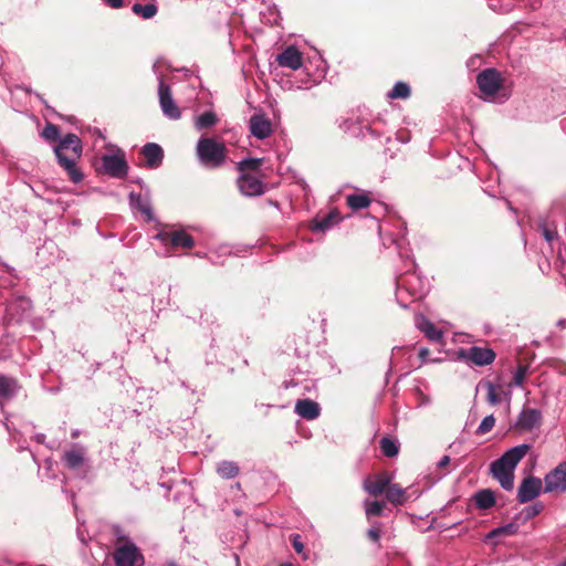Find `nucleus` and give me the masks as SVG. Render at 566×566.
<instances>
[{"label": "nucleus", "mask_w": 566, "mask_h": 566, "mask_svg": "<svg viewBox=\"0 0 566 566\" xmlns=\"http://www.w3.org/2000/svg\"><path fill=\"white\" fill-rule=\"evenodd\" d=\"M458 357L482 367L488 366L494 361L495 353L490 348L472 346L468 349L461 348L458 352Z\"/></svg>", "instance_id": "obj_12"}, {"label": "nucleus", "mask_w": 566, "mask_h": 566, "mask_svg": "<svg viewBox=\"0 0 566 566\" xmlns=\"http://www.w3.org/2000/svg\"><path fill=\"white\" fill-rule=\"evenodd\" d=\"M397 140L402 144H407L410 140V135L408 132H397L396 134Z\"/></svg>", "instance_id": "obj_48"}, {"label": "nucleus", "mask_w": 566, "mask_h": 566, "mask_svg": "<svg viewBox=\"0 0 566 566\" xmlns=\"http://www.w3.org/2000/svg\"><path fill=\"white\" fill-rule=\"evenodd\" d=\"M531 450V444L522 443L507 449L490 464V473L505 491L514 488V471L521 460Z\"/></svg>", "instance_id": "obj_3"}, {"label": "nucleus", "mask_w": 566, "mask_h": 566, "mask_svg": "<svg viewBox=\"0 0 566 566\" xmlns=\"http://www.w3.org/2000/svg\"><path fill=\"white\" fill-rule=\"evenodd\" d=\"M196 155L202 167L216 169L226 164L227 147L222 142H218L212 137L202 136L197 142Z\"/></svg>", "instance_id": "obj_5"}, {"label": "nucleus", "mask_w": 566, "mask_h": 566, "mask_svg": "<svg viewBox=\"0 0 566 566\" xmlns=\"http://www.w3.org/2000/svg\"><path fill=\"white\" fill-rule=\"evenodd\" d=\"M249 128L251 134L258 139H265L271 136L272 123L263 114H254L249 120Z\"/></svg>", "instance_id": "obj_16"}, {"label": "nucleus", "mask_w": 566, "mask_h": 566, "mask_svg": "<svg viewBox=\"0 0 566 566\" xmlns=\"http://www.w3.org/2000/svg\"><path fill=\"white\" fill-rule=\"evenodd\" d=\"M316 83V80H307L306 82L303 83V85H298L297 87L298 88H308L311 87L312 85H314Z\"/></svg>", "instance_id": "obj_52"}, {"label": "nucleus", "mask_w": 566, "mask_h": 566, "mask_svg": "<svg viewBox=\"0 0 566 566\" xmlns=\"http://www.w3.org/2000/svg\"><path fill=\"white\" fill-rule=\"evenodd\" d=\"M543 490V482L539 478L527 476L517 488V501L522 504L528 503L536 499Z\"/></svg>", "instance_id": "obj_13"}, {"label": "nucleus", "mask_w": 566, "mask_h": 566, "mask_svg": "<svg viewBox=\"0 0 566 566\" xmlns=\"http://www.w3.org/2000/svg\"><path fill=\"white\" fill-rule=\"evenodd\" d=\"M410 95V87L405 82H397L394 87L388 92V97L396 98H407Z\"/></svg>", "instance_id": "obj_36"}, {"label": "nucleus", "mask_w": 566, "mask_h": 566, "mask_svg": "<svg viewBox=\"0 0 566 566\" xmlns=\"http://www.w3.org/2000/svg\"><path fill=\"white\" fill-rule=\"evenodd\" d=\"M57 164L66 171L73 184H80L84 175L76 166V161L82 157L83 145L76 134L69 133L53 147Z\"/></svg>", "instance_id": "obj_2"}, {"label": "nucleus", "mask_w": 566, "mask_h": 566, "mask_svg": "<svg viewBox=\"0 0 566 566\" xmlns=\"http://www.w3.org/2000/svg\"><path fill=\"white\" fill-rule=\"evenodd\" d=\"M218 123V117L214 112L207 111L195 119V127L198 130H202L209 127L214 126Z\"/></svg>", "instance_id": "obj_33"}, {"label": "nucleus", "mask_w": 566, "mask_h": 566, "mask_svg": "<svg viewBox=\"0 0 566 566\" xmlns=\"http://www.w3.org/2000/svg\"><path fill=\"white\" fill-rule=\"evenodd\" d=\"M6 268H7L8 272H9L11 275H13V272H14L15 270H14L13 268L8 266V265H6Z\"/></svg>", "instance_id": "obj_59"}, {"label": "nucleus", "mask_w": 566, "mask_h": 566, "mask_svg": "<svg viewBox=\"0 0 566 566\" xmlns=\"http://www.w3.org/2000/svg\"><path fill=\"white\" fill-rule=\"evenodd\" d=\"M103 170L113 178H125L128 175V164L125 153L117 148L114 154H105L102 157Z\"/></svg>", "instance_id": "obj_6"}, {"label": "nucleus", "mask_w": 566, "mask_h": 566, "mask_svg": "<svg viewBox=\"0 0 566 566\" xmlns=\"http://www.w3.org/2000/svg\"><path fill=\"white\" fill-rule=\"evenodd\" d=\"M42 136L49 142H60L61 134L60 128L51 123H48L42 132Z\"/></svg>", "instance_id": "obj_39"}, {"label": "nucleus", "mask_w": 566, "mask_h": 566, "mask_svg": "<svg viewBox=\"0 0 566 566\" xmlns=\"http://www.w3.org/2000/svg\"><path fill=\"white\" fill-rule=\"evenodd\" d=\"M239 191L245 197H255L264 192L263 182L250 174H241L237 180Z\"/></svg>", "instance_id": "obj_15"}, {"label": "nucleus", "mask_w": 566, "mask_h": 566, "mask_svg": "<svg viewBox=\"0 0 566 566\" xmlns=\"http://www.w3.org/2000/svg\"><path fill=\"white\" fill-rule=\"evenodd\" d=\"M430 355V352L428 348L426 347H421L419 349V358L421 360V364H427V363H438V361H441L440 358H430L429 357Z\"/></svg>", "instance_id": "obj_45"}, {"label": "nucleus", "mask_w": 566, "mask_h": 566, "mask_svg": "<svg viewBox=\"0 0 566 566\" xmlns=\"http://www.w3.org/2000/svg\"><path fill=\"white\" fill-rule=\"evenodd\" d=\"M420 406H427V405H430L431 403V399L429 396L424 395L423 392L420 391Z\"/></svg>", "instance_id": "obj_51"}, {"label": "nucleus", "mask_w": 566, "mask_h": 566, "mask_svg": "<svg viewBox=\"0 0 566 566\" xmlns=\"http://www.w3.org/2000/svg\"><path fill=\"white\" fill-rule=\"evenodd\" d=\"M235 489H239V490L241 489V484L239 482L235 483Z\"/></svg>", "instance_id": "obj_62"}, {"label": "nucleus", "mask_w": 566, "mask_h": 566, "mask_svg": "<svg viewBox=\"0 0 566 566\" xmlns=\"http://www.w3.org/2000/svg\"><path fill=\"white\" fill-rule=\"evenodd\" d=\"M380 450L384 453V455L388 458H394L399 452V444L388 437H382L380 439Z\"/></svg>", "instance_id": "obj_35"}, {"label": "nucleus", "mask_w": 566, "mask_h": 566, "mask_svg": "<svg viewBox=\"0 0 566 566\" xmlns=\"http://www.w3.org/2000/svg\"><path fill=\"white\" fill-rule=\"evenodd\" d=\"M85 449L76 446L71 450H66L62 457L63 464L72 471H76L85 463Z\"/></svg>", "instance_id": "obj_22"}, {"label": "nucleus", "mask_w": 566, "mask_h": 566, "mask_svg": "<svg viewBox=\"0 0 566 566\" xmlns=\"http://www.w3.org/2000/svg\"><path fill=\"white\" fill-rule=\"evenodd\" d=\"M544 492L566 491V462L560 463L545 475Z\"/></svg>", "instance_id": "obj_14"}, {"label": "nucleus", "mask_w": 566, "mask_h": 566, "mask_svg": "<svg viewBox=\"0 0 566 566\" xmlns=\"http://www.w3.org/2000/svg\"><path fill=\"white\" fill-rule=\"evenodd\" d=\"M132 11L143 18L144 20H149L151 18H154L157 12H158V7L156 6L155 2H148V3H139V2H136L133 4L132 7Z\"/></svg>", "instance_id": "obj_30"}, {"label": "nucleus", "mask_w": 566, "mask_h": 566, "mask_svg": "<svg viewBox=\"0 0 566 566\" xmlns=\"http://www.w3.org/2000/svg\"><path fill=\"white\" fill-rule=\"evenodd\" d=\"M263 159L262 158H244L240 160L237 165L238 170L241 174H247V170H258L260 166L262 165Z\"/></svg>", "instance_id": "obj_37"}, {"label": "nucleus", "mask_w": 566, "mask_h": 566, "mask_svg": "<svg viewBox=\"0 0 566 566\" xmlns=\"http://www.w3.org/2000/svg\"><path fill=\"white\" fill-rule=\"evenodd\" d=\"M77 537L82 543H86V536L84 535V532L81 530H77Z\"/></svg>", "instance_id": "obj_53"}, {"label": "nucleus", "mask_w": 566, "mask_h": 566, "mask_svg": "<svg viewBox=\"0 0 566 566\" xmlns=\"http://www.w3.org/2000/svg\"><path fill=\"white\" fill-rule=\"evenodd\" d=\"M280 566H293V564H291V563H284V564H282V565H280Z\"/></svg>", "instance_id": "obj_60"}, {"label": "nucleus", "mask_w": 566, "mask_h": 566, "mask_svg": "<svg viewBox=\"0 0 566 566\" xmlns=\"http://www.w3.org/2000/svg\"><path fill=\"white\" fill-rule=\"evenodd\" d=\"M133 182H136V184H137V185H139L142 188L146 187V186H145V182H144L142 179H139V178H138V179H136V180H134Z\"/></svg>", "instance_id": "obj_57"}, {"label": "nucleus", "mask_w": 566, "mask_h": 566, "mask_svg": "<svg viewBox=\"0 0 566 566\" xmlns=\"http://www.w3.org/2000/svg\"><path fill=\"white\" fill-rule=\"evenodd\" d=\"M105 4L113 9H119L124 6V0H104Z\"/></svg>", "instance_id": "obj_49"}, {"label": "nucleus", "mask_w": 566, "mask_h": 566, "mask_svg": "<svg viewBox=\"0 0 566 566\" xmlns=\"http://www.w3.org/2000/svg\"><path fill=\"white\" fill-rule=\"evenodd\" d=\"M450 463V457L443 455L440 461L437 463V467L439 469L446 468Z\"/></svg>", "instance_id": "obj_50"}, {"label": "nucleus", "mask_w": 566, "mask_h": 566, "mask_svg": "<svg viewBox=\"0 0 566 566\" xmlns=\"http://www.w3.org/2000/svg\"><path fill=\"white\" fill-rule=\"evenodd\" d=\"M338 220V213L336 211H331L323 217H316L312 221L311 229L314 232H325L336 224Z\"/></svg>", "instance_id": "obj_26"}, {"label": "nucleus", "mask_w": 566, "mask_h": 566, "mask_svg": "<svg viewBox=\"0 0 566 566\" xmlns=\"http://www.w3.org/2000/svg\"><path fill=\"white\" fill-rule=\"evenodd\" d=\"M539 228L542 229V234L544 239L552 243L554 239L557 238V229L555 226L551 227L546 222H541Z\"/></svg>", "instance_id": "obj_43"}, {"label": "nucleus", "mask_w": 566, "mask_h": 566, "mask_svg": "<svg viewBox=\"0 0 566 566\" xmlns=\"http://www.w3.org/2000/svg\"><path fill=\"white\" fill-rule=\"evenodd\" d=\"M384 506L385 504L379 501L366 503L365 513L368 518L370 516H380L382 514Z\"/></svg>", "instance_id": "obj_41"}, {"label": "nucleus", "mask_w": 566, "mask_h": 566, "mask_svg": "<svg viewBox=\"0 0 566 566\" xmlns=\"http://www.w3.org/2000/svg\"><path fill=\"white\" fill-rule=\"evenodd\" d=\"M276 61L280 66L287 67L291 70H298L303 65V56L300 50L294 46L290 45L285 48L277 56Z\"/></svg>", "instance_id": "obj_17"}, {"label": "nucleus", "mask_w": 566, "mask_h": 566, "mask_svg": "<svg viewBox=\"0 0 566 566\" xmlns=\"http://www.w3.org/2000/svg\"><path fill=\"white\" fill-rule=\"evenodd\" d=\"M472 500L476 509L483 511L491 509L495 504L494 493L490 489L479 490L473 494Z\"/></svg>", "instance_id": "obj_27"}, {"label": "nucleus", "mask_w": 566, "mask_h": 566, "mask_svg": "<svg viewBox=\"0 0 566 566\" xmlns=\"http://www.w3.org/2000/svg\"><path fill=\"white\" fill-rule=\"evenodd\" d=\"M295 413L305 420H314L321 415V407L311 399H300L295 403Z\"/></svg>", "instance_id": "obj_23"}, {"label": "nucleus", "mask_w": 566, "mask_h": 566, "mask_svg": "<svg viewBox=\"0 0 566 566\" xmlns=\"http://www.w3.org/2000/svg\"><path fill=\"white\" fill-rule=\"evenodd\" d=\"M355 192L346 195V205L353 211L366 209L371 203V192L354 187Z\"/></svg>", "instance_id": "obj_20"}, {"label": "nucleus", "mask_w": 566, "mask_h": 566, "mask_svg": "<svg viewBox=\"0 0 566 566\" xmlns=\"http://www.w3.org/2000/svg\"><path fill=\"white\" fill-rule=\"evenodd\" d=\"M509 209L513 210V207L511 206V202H507Z\"/></svg>", "instance_id": "obj_63"}, {"label": "nucleus", "mask_w": 566, "mask_h": 566, "mask_svg": "<svg viewBox=\"0 0 566 566\" xmlns=\"http://www.w3.org/2000/svg\"><path fill=\"white\" fill-rule=\"evenodd\" d=\"M129 203L134 209H137L142 214L145 216L147 222L154 221L155 216L148 197H143L140 193L130 192Z\"/></svg>", "instance_id": "obj_25"}, {"label": "nucleus", "mask_w": 566, "mask_h": 566, "mask_svg": "<svg viewBox=\"0 0 566 566\" xmlns=\"http://www.w3.org/2000/svg\"><path fill=\"white\" fill-rule=\"evenodd\" d=\"M292 545H293V548L295 549V552L297 554H303V552H304V544L302 542V538H301L300 534H293L292 535Z\"/></svg>", "instance_id": "obj_47"}, {"label": "nucleus", "mask_w": 566, "mask_h": 566, "mask_svg": "<svg viewBox=\"0 0 566 566\" xmlns=\"http://www.w3.org/2000/svg\"><path fill=\"white\" fill-rule=\"evenodd\" d=\"M140 153L145 158V167L149 169H157L163 165L164 150L160 145L156 143H147L142 147Z\"/></svg>", "instance_id": "obj_18"}, {"label": "nucleus", "mask_w": 566, "mask_h": 566, "mask_svg": "<svg viewBox=\"0 0 566 566\" xmlns=\"http://www.w3.org/2000/svg\"><path fill=\"white\" fill-rule=\"evenodd\" d=\"M172 231H160L154 235V239L161 242L163 244H171Z\"/></svg>", "instance_id": "obj_46"}, {"label": "nucleus", "mask_w": 566, "mask_h": 566, "mask_svg": "<svg viewBox=\"0 0 566 566\" xmlns=\"http://www.w3.org/2000/svg\"><path fill=\"white\" fill-rule=\"evenodd\" d=\"M542 422L543 415L539 409L523 407L514 422V428L518 431L526 432L538 429Z\"/></svg>", "instance_id": "obj_11"}, {"label": "nucleus", "mask_w": 566, "mask_h": 566, "mask_svg": "<svg viewBox=\"0 0 566 566\" xmlns=\"http://www.w3.org/2000/svg\"><path fill=\"white\" fill-rule=\"evenodd\" d=\"M32 308L30 298L23 295H15L6 305L4 319L10 323H20L29 316Z\"/></svg>", "instance_id": "obj_7"}, {"label": "nucleus", "mask_w": 566, "mask_h": 566, "mask_svg": "<svg viewBox=\"0 0 566 566\" xmlns=\"http://www.w3.org/2000/svg\"><path fill=\"white\" fill-rule=\"evenodd\" d=\"M520 527L518 521H513L511 523H507L505 525H502L500 527L493 528L489 534L488 537H497V536H511L517 533Z\"/></svg>", "instance_id": "obj_34"}, {"label": "nucleus", "mask_w": 566, "mask_h": 566, "mask_svg": "<svg viewBox=\"0 0 566 566\" xmlns=\"http://www.w3.org/2000/svg\"><path fill=\"white\" fill-rule=\"evenodd\" d=\"M19 390L15 379L0 375V407L3 409L6 403L12 400Z\"/></svg>", "instance_id": "obj_24"}, {"label": "nucleus", "mask_w": 566, "mask_h": 566, "mask_svg": "<svg viewBox=\"0 0 566 566\" xmlns=\"http://www.w3.org/2000/svg\"><path fill=\"white\" fill-rule=\"evenodd\" d=\"M494 424H495L494 416L493 415H489V416H486V417H484L482 419V421L479 424L475 433L478 436H483V434L490 432L493 429Z\"/></svg>", "instance_id": "obj_40"}, {"label": "nucleus", "mask_w": 566, "mask_h": 566, "mask_svg": "<svg viewBox=\"0 0 566 566\" xmlns=\"http://www.w3.org/2000/svg\"><path fill=\"white\" fill-rule=\"evenodd\" d=\"M216 472L221 479L230 480L240 473V467L234 461L222 460L217 463Z\"/></svg>", "instance_id": "obj_28"}, {"label": "nucleus", "mask_w": 566, "mask_h": 566, "mask_svg": "<svg viewBox=\"0 0 566 566\" xmlns=\"http://www.w3.org/2000/svg\"><path fill=\"white\" fill-rule=\"evenodd\" d=\"M158 81V97L164 115L169 119H179L181 113L172 98L170 86L164 82L163 77H159Z\"/></svg>", "instance_id": "obj_10"}, {"label": "nucleus", "mask_w": 566, "mask_h": 566, "mask_svg": "<svg viewBox=\"0 0 566 566\" xmlns=\"http://www.w3.org/2000/svg\"><path fill=\"white\" fill-rule=\"evenodd\" d=\"M480 91L488 97L494 96L503 85L501 73L493 69H485L476 76Z\"/></svg>", "instance_id": "obj_9"}, {"label": "nucleus", "mask_w": 566, "mask_h": 566, "mask_svg": "<svg viewBox=\"0 0 566 566\" xmlns=\"http://www.w3.org/2000/svg\"><path fill=\"white\" fill-rule=\"evenodd\" d=\"M484 386L488 390V401L493 406L497 405L501 401L500 395L497 392L499 387L491 381H486Z\"/></svg>", "instance_id": "obj_42"}, {"label": "nucleus", "mask_w": 566, "mask_h": 566, "mask_svg": "<svg viewBox=\"0 0 566 566\" xmlns=\"http://www.w3.org/2000/svg\"><path fill=\"white\" fill-rule=\"evenodd\" d=\"M399 249V255L405 270L396 277V300L402 308H408L409 304L421 300L428 293V282L417 272V265L407 252H402V240L394 241Z\"/></svg>", "instance_id": "obj_1"}, {"label": "nucleus", "mask_w": 566, "mask_h": 566, "mask_svg": "<svg viewBox=\"0 0 566 566\" xmlns=\"http://www.w3.org/2000/svg\"><path fill=\"white\" fill-rule=\"evenodd\" d=\"M113 558L116 566H135L137 562H143L138 547L129 539L115 547Z\"/></svg>", "instance_id": "obj_8"}, {"label": "nucleus", "mask_w": 566, "mask_h": 566, "mask_svg": "<svg viewBox=\"0 0 566 566\" xmlns=\"http://www.w3.org/2000/svg\"><path fill=\"white\" fill-rule=\"evenodd\" d=\"M389 484L390 476H388L387 474H377L375 476H369L365 479L363 488L369 495L378 496L384 491H386Z\"/></svg>", "instance_id": "obj_21"}, {"label": "nucleus", "mask_w": 566, "mask_h": 566, "mask_svg": "<svg viewBox=\"0 0 566 566\" xmlns=\"http://www.w3.org/2000/svg\"><path fill=\"white\" fill-rule=\"evenodd\" d=\"M557 326H559L560 328L566 327V318H560V319L557 322Z\"/></svg>", "instance_id": "obj_55"}, {"label": "nucleus", "mask_w": 566, "mask_h": 566, "mask_svg": "<svg viewBox=\"0 0 566 566\" xmlns=\"http://www.w3.org/2000/svg\"><path fill=\"white\" fill-rule=\"evenodd\" d=\"M416 327L424 334V336L433 343H441L443 339V332L436 327L423 314H417L415 317Z\"/></svg>", "instance_id": "obj_19"}, {"label": "nucleus", "mask_w": 566, "mask_h": 566, "mask_svg": "<svg viewBox=\"0 0 566 566\" xmlns=\"http://www.w3.org/2000/svg\"><path fill=\"white\" fill-rule=\"evenodd\" d=\"M367 536L374 543L379 544L381 536L380 523L374 522L371 527L367 531Z\"/></svg>", "instance_id": "obj_44"}, {"label": "nucleus", "mask_w": 566, "mask_h": 566, "mask_svg": "<svg viewBox=\"0 0 566 566\" xmlns=\"http://www.w3.org/2000/svg\"><path fill=\"white\" fill-rule=\"evenodd\" d=\"M35 439H36L38 442L42 443L44 441V439H45V436L43 433H38L35 436Z\"/></svg>", "instance_id": "obj_54"}, {"label": "nucleus", "mask_w": 566, "mask_h": 566, "mask_svg": "<svg viewBox=\"0 0 566 566\" xmlns=\"http://www.w3.org/2000/svg\"><path fill=\"white\" fill-rule=\"evenodd\" d=\"M171 245L174 248L191 249L195 245V240L185 230H175L172 231Z\"/></svg>", "instance_id": "obj_31"}, {"label": "nucleus", "mask_w": 566, "mask_h": 566, "mask_svg": "<svg viewBox=\"0 0 566 566\" xmlns=\"http://www.w3.org/2000/svg\"><path fill=\"white\" fill-rule=\"evenodd\" d=\"M559 566H566V562H565V563H563V564H560Z\"/></svg>", "instance_id": "obj_64"}, {"label": "nucleus", "mask_w": 566, "mask_h": 566, "mask_svg": "<svg viewBox=\"0 0 566 566\" xmlns=\"http://www.w3.org/2000/svg\"><path fill=\"white\" fill-rule=\"evenodd\" d=\"M78 436H80V430H78V429H74V430H72V432H71V437H72L73 439L77 438Z\"/></svg>", "instance_id": "obj_56"}, {"label": "nucleus", "mask_w": 566, "mask_h": 566, "mask_svg": "<svg viewBox=\"0 0 566 566\" xmlns=\"http://www.w3.org/2000/svg\"><path fill=\"white\" fill-rule=\"evenodd\" d=\"M386 499L394 505H402L407 501L406 491L398 484L388 485L386 489Z\"/></svg>", "instance_id": "obj_29"}, {"label": "nucleus", "mask_w": 566, "mask_h": 566, "mask_svg": "<svg viewBox=\"0 0 566 566\" xmlns=\"http://www.w3.org/2000/svg\"><path fill=\"white\" fill-rule=\"evenodd\" d=\"M527 373H528L527 366L518 365L513 373V379L509 384V387H522L526 379Z\"/></svg>", "instance_id": "obj_38"}, {"label": "nucleus", "mask_w": 566, "mask_h": 566, "mask_svg": "<svg viewBox=\"0 0 566 566\" xmlns=\"http://www.w3.org/2000/svg\"><path fill=\"white\" fill-rule=\"evenodd\" d=\"M544 510V505L542 502H535L532 505H528L524 507L518 514L514 516L515 521H518L521 523H525L528 520L535 517L536 515L541 514Z\"/></svg>", "instance_id": "obj_32"}, {"label": "nucleus", "mask_w": 566, "mask_h": 566, "mask_svg": "<svg viewBox=\"0 0 566 566\" xmlns=\"http://www.w3.org/2000/svg\"><path fill=\"white\" fill-rule=\"evenodd\" d=\"M562 123H563V128L566 129V118Z\"/></svg>", "instance_id": "obj_61"}, {"label": "nucleus", "mask_w": 566, "mask_h": 566, "mask_svg": "<svg viewBox=\"0 0 566 566\" xmlns=\"http://www.w3.org/2000/svg\"><path fill=\"white\" fill-rule=\"evenodd\" d=\"M284 386H285V388H290V387H294L295 384L291 380V381H285Z\"/></svg>", "instance_id": "obj_58"}, {"label": "nucleus", "mask_w": 566, "mask_h": 566, "mask_svg": "<svg viewBox=\"0 0 566 566\" xmlns=\"http://www.w3.org/2000/svg\"><path fill=\"white\" fill-rule=\"evenodd\" d=\"M386 123L382 118L377 117L373 120H363L357 118H347L344 120L342 127L352 137L361 138L366 140H376L382 143L390 140L389 129L386 127Z\"/></svg>", "instance_id": "obj_4"}]
</instances>
